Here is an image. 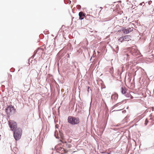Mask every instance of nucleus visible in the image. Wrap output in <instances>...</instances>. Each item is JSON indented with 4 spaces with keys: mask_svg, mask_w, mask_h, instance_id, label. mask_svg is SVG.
Listing matches in <instances>:
<instances>
[{
    "mask_svg": "<svg viewBox=\"0 0 154 154\" xmlns=\"http://www.w3.org/2000/svg\"><path fill=\"white\" fill-rule=\"evenodd\" d=\"M128 108H129V107H128V106H127V108H126V109H128Z\"/></svg>",
    "mask_w": 154,
    "mask_h": 154,
    "instance_id": "42",
    "label": "nucleus"
},
{
    "mask_svg": "<svg viewBox=\"0 0 154 154\" xmlns=\"http://www.w3.org/2000/svg\"><path fill=\"white\" fill-rule=\"evenodd\" d=\"M106 125V124L105 123H104V124L103 125V126L104 127V129L105 128Z\"/></svg>",
    "mask_w": 154,
    "mask_h": 154,
    "instance_id": "29",
    "label": "nucleus"
},
{
    "mask_svg": "<svg viewBox=\"0 0 154 154\" xmlns=\"http://www.w3.org/2000/svg\"><path fill=\"white\" fill-rule=\"evenodd\" d=\"M128 51L133 56H137L140 53V52L137 50L136 46H133L132 47L128 48Z\"/></svg>",
    "mask_w": 154,
    "mask_h": 154,
    "instance_id": "5",
    "label": "nucleus"
},
{
    "mask_svg": "<svg viewBox=\"0 0 154 154\" xmlns=\"http://www.w3.org/2000/svg\"><path fill=\"white\" fill-rule=\"evenodd\" d=\"M119 106V104L118 103H116V104L114 105L112 107V108H111L112 109H113L115 108V107L118 106Z\"/></svg>",
    "mask_w": 154,
    "mask_h": 154,
    "instance_id": "19",
    "label": "nucleus"
},
{
    "mask_svg": "<svg viewBox=\"0 0 154 154\" xmlns=\"http://www.w3.org/2000/svg\"><path fill=\"white\" fill-rule=\"evenodd\" d=\"M122 31V28L121 29H120L119 30H118V32L119 33V32H120Z\"/></svg>",
    "mask_w": 154,
    "mask_h": 154,
    "instance_id": "37",
    "label": "nucleus"
},
{
    "mask_svg": "<svg viewBox=\"0 0 154 154\" xmlns=\"http://www.w3.org/2000/svg\"><path fill=\"white\" fill-rule=\"evenodd\" d=\"M79 6L80 8H81V6H80V5H79Z\"/></svg>",
    "mask_w": 154,
    "mask_h": 154,
    "instance_id": "49",
    "label": "nucleus"
},
{
    "mask_svg": "<svg viewBox=\"0 0 154 154\" xmlns=\"http://www.w3.org/2000/svg\"><path fill=\"white\" fill-rule=\"evenodd\" d=\"M105 103V105H106V103Z\"/></svg>",
    "mask_w": 154,
    "mask_h": 154,
    "instance_id": "52",
    "label": "nucleus"
},
{
    "mask_svg": "<svg viewBox=\"0 0 154 154\" xmlns=\"http://www.w3.org/2000/svg\"><path fill=\"white\" fill-rule=\"evenodd\" d=\"M152 2V1H149L148 2V4L149 5H150V4H151V3Z\"/></svg>",
    "mask_w": 154,
    "mask_h": 154,
    "instance_id": "36",
    "label": "nucleus"
},
{
    "mask_svg": "<svg viewBox=\"0 0 154 154\" xmlns=\"http://www.w3.org/2000/svg\"><path fill=\"white\" fill-rule=\"evenodd\" d=\"M31 63L32 64H34L37 62V60H35V59H34L33 60H31V61H30Z\"/></svg>",
    "mask_w": 154,
    "mask_h": 154,
    "instance_id": "22",
    "label": "nucleus"
},
{
    "mask_svg": "<svg viewBox=\"0 0 154 154\" xmlns=\"http://www.w3.org/2000/svg\"><path fill=\"white\" fill-rule=\"evenodd\" d=\"M101 153H102L103 154H111V152H106L104 151V152H101Z\"/></svg>",
    "mask_w": 154,
    "mask_h": 154,
    "instance_id": "24",
    "label": "nucleus"
},
{
    "mask_svg": "<svg viewBox=\"0 0 154 154\" xmlns=\"http://www.w3.org/2000/svg\"><path fill=\"white\" fill-rule=\"evenodd\" d=\"M133 30V29L132 28L128 27L127 29H126V27H122V31L124 34H128Z\"/></svg>",
    "mask_w": 154,
    "mask_h": 154,
    "instance_id": "8",
    "label": "nucleus"
},
{
    "mask_svg": "<svg viewBox=\"0 0 154 154\" xmlns=\"http://www.w3.org/2000/svg\"><path fill=\"white\" fill-rule=\"evenodd\" d=\"M119 126V125L118 124H117V125H116V126Z\"/></svg>",
    "mask_w": 154,
    "mask_h": 154,
    "instance_id": "44",
    "label": "nucleus"
},
{
    "mask_svg": "<svg viewBox=\"0 0 154 154\" xmlns=\"http://www.w3.org/2000/svg\"><path fill=\"white\" fill-rule=\"evenodd\" d=\"M128 1H129V0H126V2H128Z\"/></svg>",
    "mask_w": 154,
    "mask_h": 154,
    "instance_id": "46",
    "label": "nucleus"
},
{
    "mask_svg": "<svg viewBox=\"0 0 154 154\" xmlns=\"http://www.w3.org/2000/svg\"><path fill=\"white\" fill-rule=\"evenodd\" d=\"M38 49H37L36 50H35L34 52V53L35 54H36L37 52H38Z\"/></svg>",
    "mask_w": 154,
    "mask_h": 154,
    "instance_id": "33",
    "label": "nucleus"
},
{
    "mask_svg": "<svg viewBox=\"0 0 154 154\" xmlns=\"http://www.w3.org/2000/svg\"><path fill=\"white\" fill-rule=\"evenodd\" d=\"M93 56H91V57H90V60H90V61H91V60H92V57Z\"/></svg>",
    "mask_w": 154,
    "mask_h": 154,
    "instance_id": "38",
    "label": "nucleus"
},
{
    "mask_svg": "<svg viewBox=\"0 0 154 154\" xmlns=\"http://www.w3.org/2000/svg\"><path fill=\"white\" fill-rule=\"evenodd\" d=\"M121 2H122V1H119L118 2H119V3H121Z\"/></svg>",
    "mask_w": 154,
    "mask_h": 154,
    "instance_id": "40",
    "label": "nucleus"
},
{
    "mask_svg": "<svg viewBox=\"0 0 154 154\" xmlns=\"http://www.w3.org/2000/svg\"><path fill=\"white\" fill-rule=\"evenodd\" d=\"M90 88V87L89 86H88L87 87V91H88V93H89V90Z\"/></svg>",
    "mask_w": 154,
    "mask_h": 154,
    "instance_id": "34",
    "label": "nucleus"
},
{
    "mask_svg": "<svg viewBox=\"0 0 154 154\" xmlns=\"http://www.w3.org/2000/svg\"><path fill=\"white\" fill-rule=\"evenodd\" d=\"M35 56V54H33V55H32V56L28 59V61H29L31 59H33L34 58V57Z\"/></svg>",
    "mask_w": 154,
    "mask_h": 154,
    "instance_id": "23",
    "label": "nucleus"
},
{
    "mask_svg": "<svg viewBox=\"0 0 154 154\" xmlns=\"http://www.w3.org/2000/svg\"><path fill=\"white\" fill-rule=\"evenodd\" d=\"M13 137L16 141H18L21 138L23 133V131L20 127L13 131Z\"/></svg>",
    "mask_w": 154,
    "mask_h": 154,
    "instance_id": "2",
    "label": "nucleus"
},
{
    "mask_svg": "<svg viewBox=\"0 0 154 154\" xmlns=\"http://www.w3.org/2000/svg\"><path fill=\"white\" fill-rule=\"evenodd\" d=\"M122 110V109H118V110H114L113 111H112V112H114V111H121Z\"/></svg>",
    "mask_w": 154,
    "mask_h": 154,
    "instance_id": "35",
    "label": "nucleus"
},
{
    "mask_svg": "<svg viewBox=\"0 0 154 154\" xmlns=\"http://www.w3.org/2000/svg\"><path fill=\"white\" fill-rule=\"evenodd\" d=\"M79 19L80 20H83L84 18V14L82 11L80 12L79 13Z\"/></svg>",
    "mask_w": 154,
    "mask_h": 154,
    "instance_id": "12",
    "label": "nucleus"
},
{
    "mask_svg": "<svg viewBox=\"0 0 154 154\" xmlns=\"http://www.w3.org/2000/svg\"><path fill=\"white\" fill-rule=\"evenodd\" d=\"M142 3H140V5H142Z\"/></svg>",
    "mask_w": 154,
    "mask_h": 154,
    "instance_id": "41",
    "label": "nucleus"
},
{
    "mask_svg": "<svg viewBox=\"0 0 154 154\" xmlns=\"http://www.w3.org/2000/svg\"><path fill=\"white\" fill-rule=\"evenodd\" d=\"M31 60H32V59H31L30 60V61H28V62H30V61H31Z\"/></svg>",
    "mask_w": 154,
    "mask_h": 154,
    "instance_id": "48",
    "label": "nucleus"
},
{
    "mask_svg": "<svg viewBox=\"0 0 154 154\" xmlns=\"http://www.w3.org/2000/svg\"><path fill=\"white\" fill-rule=\"evenodd\" d=\"M127 89L125 88L122 87L121 88V93L122 94H124L126 93Z\"/></svg>",
    "mask_w": 154,
    "mask_h": 154,
    "instance_id": "13",
    "label": "nucleus"
},
{
    "mask_svg": "<svg viewBox=\"0 0 154 154\" xmlns=\"http://www.w3.org/2000/svg\"><path fill=\"white\" fill-rule=\"evenodd\" d=\"M63 145V146L66 147V148H70L72 146L70 144H68L66 141L65 140L60 141Z\"/></svg>",
    "mask_w": 154,
    "mask_h": 154,
    "instance_id": "9",
    "label": "nucleus"
},
{
    "mask_svg": "<svg viewBox=\"0 0 154 154\" xmlns=\"http://www.w3.org/2000/svg\"><path fill=\"white\" fill-rule=\"evenodd\" d=\"M64 2L65 4H70L71 3V1L70 0H64Z\"/></svg>",
    "mask_w": 154,
    "mask_h": 154,
    "instance_id": "18",
    "label": "nucleus"
},
{
    "mask_svg": "<svg viewBox=\"0 0 154 154\" xmlns=\"http://www.w3.org/2000/svg\"><path fill=\"white\" fill-rule=\"evenodd\" d=\"M125 96L127 97H131V98H133V97L131 94L130 93L125 94Z\"/></svg>",
    "mask_w": 154,
    "mask_h": 154,
    "instance_id": "15",
    "label": "nucleus"
},
{
    "mask_svg": "<svg viewBox=\"0 0 154 154\" xmlns=\"http://www.w3.org/2000/svg\"><path fill=\"white\" fill-rule=\"evenodd\" d=\"M118 98V95L117 93H115L112 95L111 97V99H112L114 101H116Z\"/></svg>",
    "mask_w": 154,
    "mask_h": 154,
    "instance_id": "11",
    "label": "nucleus"
},
{
    "mask_svg": "<svg viewBox=\"0 0 154 154\" xmlns=\"http://www.w3.org/2000/svg\"><path fill=\"white\" fill-rule=\"evenodd\" d=\"M67 122L72 125H78L80 123V119L78 117L69 116L67 118Z\"/></svg>",
    "mask_w": 154,
    "mask_h": 154,
    "instance_id": "1",
    "label": "nucleus"
},
{
    "mask_svg": "<svg viewBox=\"0 0 154 154\" xmlns=\"http://www.w3.org/2000/svg\"><path fill=\"white\" fill-rule=\"evenodd\" d=\"M55 43V42H54V43Z\"/></svg>",
    "mask_w": 154,
    "mask_h": 154,
    "instance_id": "53",
    "label": "nucleus"
},
{
    "mask_svg": "<svg viewBox=\"0 0 154 154\" xmlns=\"http://www.w3.org/2000/svg\"><path fill=\"white\" fill-rule=\"evenodd\" d=\"M127 57H128L129 56V55L128 54H127Z\"/></svg>",
    "mask_w": 154,
    "mask_h": 154,
    "instance_id": "47",
    "label": "nucleus"
},
{
    "mask_svg": "<svg viewBox=\"0 0 154 154\" xmlns=\"http://www.w3.org/2000/svg\"><path fill=\"white\" fill-rule=\"evenodd\" d=\"M123 40L124 41H129V40H131V36L129 35H127L125 36H122Z\"/></svg>",
    "mask_w": 154,
    "mask_h": 154,
    "instance_id": "10",
    "label": "nucleus"
},
{
    "mask_svg": "<svg viewBox=\"0 0 154 154\" xmlns=\"http://www.w3.org/2000/svg\"><path fill=\"white\" fill-rule=\"evenodd\" d=\"M59 134L61 138L62 139L64 138V135L63 133L61 131L59 130Z\"/></svg>",
    "mask_w": 154,
    "mask_h": 154,
    "instance_id": "16",
    "label": "nucleus"
},
{
    "mask_svg": "<svg viewBox=\"0 0 154 154\" xmlns=\"http://www.w3.org/2000/svg\"><path fill=\"white\" fill-rule=\"evenodd\" d=\"M5 110L6 113L8 116L14 115L16 112V109L12 104L7 105Z\"/></svg>",
    "mask_w": 154,
    "mask_h": 154,
    "instance_id": "3",
    "label": "nucleus"
},
{
    "mask_svg": "<svg viewBox=\"0 0 154 154\" xmlns=\"http://www.w3.org/2000/svg\"><path fill=\"white\" fill-rule=\"evenodd\" d=\"M149 122V121H148V120H147V119H146L145 120V123H144V125H146Z\"/></svg>",
    "mask_w": 154,
    "mask_h": 154,
    "instance_id": "25",
    "label": "nucleus"
},
{
    "mask_svg": "<svg viewBox=\"0 0 154 154\" xmlns=\"http://www.w3.org/2000/svg\"><path fill=\"white\" fill-rule=\"evenodd\" d=\"M55 128H58V127H57L56 125L55 126Z\"/></svg>",
    "mask_w": 154,
    "mask_h": 154,
    "instance_id": "43",
    "label": "nucleus"
},
{
    "mask_svg": "<svg viewBox=\"0 0 154 154\" xmlns=\"http://www.w3.org/2000/svg\"><path fill=\"white\" fill-rule=\"evenodd\" d=\"M66 52L64 50H61L58 53L57 55V60L59 61L63 57H64Z\"/></svg>",
    "mask_w": 154,
    "mask_h": 154,
    "instance_id": "7",
    "label": "nucleus"
},
{
    "mask_svg": "<svg viewBox=\"0 0 154 154\" xmlns=\"http://www.w3.org/2000/svg\"><path fill=\"white\" fill-rule=\"evenodd\" d=\"M8 124L10 130L11 131H13L18 128L17 122L14 120H9L8 122Z\"/></svg>",
    "mask_w": 154,
    "mask_h": 154,
    "instance_id": "4",
    "label": "nucleus"
},
{
    "mask_svg": "<svg viewBox=\"0 0 154 154\" xmlns=\"http://www.w3.org/2000/svg\"><path fill=\"white\" fill-rule=\"evenodd\" d=\"M125 101V103H126V101L125 100H122V101L120 102H119V103H119V105H121V104H122V103L124 102Z\"/></svg>",
    "mask_w": 154,
    "mask_h": 154,
    "instance_id": "26",
    "label": "nucleus"
},
{
    "mask_svg": "<svg viewBox=\"0 0 154 154\" xmlns=\"http://www.w3.org/2000/svg\"><path fill=\"white\" fill-rule=\"evenodd\" d=\"M153 93H154V89H153Z\"/></svg>",
    "mask_w": 154,
    "mask_h": 154,
    "instance_id": "50",
    "label": "nucleus"
},
{
    "mask_svg": "<svg viewBox=\"0 0 154 154\" xmlns=\"http://www.w3.org/2000/svg\"><path fill=\"white\" fill-rule=\"evenodd\" d=\"M73 2H74L75 3L76 2V0H73Z\"/></svg>",
    "mask_w": 154,
    "mask_h": 154,
    "instance_id": "39",
    "label": "nucleus"
},
{
    "mask_svg": "<svg viewBox=\"0 0 154 154\" xmlns=\"http://www.w3.org/2000/svg\"><path fill=\"white\" fill-rule=\"evenodd\" d=\"M119 41H120V42L122 43L123 42L124 40H123L122 36L119 38L118 40Z\"/></svg>",
    "mask_w": 154,
    "mask_h": 154,
    "instance_id": "21",
    "label": "nucleus"
},
{
    "mask_svg": "<svg viewBox=\"0 0 154 154\" xmlns=\"http://www.w3.org/2000/svg\"><path fill=\"white\" fill-rule=\"evenodd\" d=\"M62 27H61L60 28L58 31V34H59L60 35H61L62 34Z\"/></svg>",
    "mask_w": 154,
    "mask_h": 154,
    "instance_id": "20",
    "label": "nucleus"
},
{
    "mask_svg": "<svg viewBox=\"0 0 154 154\" xmlns=\"http://www.w3.org/2000/svg\"><path fill=\"white\" fill-rule=\"evenodd\" d=\"M125 101V103H126V101L125 100H122V101L120 102H119V103H119V105H121V104H122V103L124 102Z\"/></svg>",
    "mask_w": 154,
    "mask_h": 154,
    "instance_id": "27",
    "label": "nucleus"
},
{
    "mask_svg": "<svg viewBox=\"0 0 154 154\" xmlns=\"http://www.w3.org/2000/svg\"><path fill=\"white\" fill-rule=\"evenodd\" d=\"M153 148V147L152 146H151V147H150L149 148H147L146 149V150H149V149H152Z\"/></svg>",
    "mask_w": 154,
    "mask_h": 154,
    "instance_id": "30",
    "label": "nucleus"
},
{
    "mask_svg": "<svg viewBox=\"0 0 154 154\" xmlns=\"http://www.w3.org/2000/svg\"><path fill=\"white\" fill-rule=\"evenodd\" d=\"M10 71L11 72H14L15 71V69H14V68H11V69H10Z\"/></svg>",
    "mask_w": 154,
    "mask_h": 154,
    "instance_id": "28",
    "label": "nucleus"
},
{
    "mask_svg": "<svg viewBox=\"0 0 154 154\" xmlns=\"http://www.w3.org/2000/svg\"><path fill=\"white\" fill-rule=\"evenodd\" d=\"M122 112L123 113H125L126 112V111L125 110H124L122 111Z\"/></svg>",
    "mask_w": 154,
    "mask_h": 154,
    "instance_id": "32",
    "label": "nucleus"
},
{
    "mask_svg": "<svg viewBox=\"0 0 154 154\" xmlns=\"http://www.w3.org/2000/svg\"><path fill=\"white\" fill-rule=\"evenodd\" d=\"M64 58H65V59H67V60H68V59L70 58V55L68 53L67 54L66 53Z\"/></svg>",
    "mask_w": 154,
    "mask_h": 154,
    "instance_id": "17",
    "label": "nucleus"
},
{
    "mask_svg": "<svg viewBox=\"0 0 154 154\" xmlns=\"http://www.w3.org/2000/svg\"><path fill=\"white\" fill-rule=\"evenodd\" d=\"M54 135L55 137L56 138L59 139V133L57 130H56L54 132Z\"/></svg>",
    "mask_w": 154,
    "mask_h": 154,
    "instance_id": "14",
    "label": "nucleus"
},
{
    "mask_svg": "<svg viewBox=\"0 0 154 154\" xmlns=\"http://www.w3.org/2000/svg\"><path fill=\"white\" fill-rule=\"evenodd\" d=\"M50 47H51V45L49 46L47 48V50H50V48H51Z\"/></svg>",
    "mask_w": 154,
    "mask_h": 154,
    "instance_id": "31",
    "label": "nucleus"
},
{
    "mask_svg": "<svg viewBox=\"0 0 154 154\" xmlns=\"http://www.w3.org/2000/svg\"><path fill=\"white\" fill-rule=\"evenodd\" d=\"M90 90L91 91H92V90L91 89H90Z\"/></svg>",
    "mask_w": 154,
    "mask_h": 154,
    "instance_id": "51",
    "label": "nucleus"
},
{
    "mask_svg": "<svg viewBox=\"0 0 154 154\" xmlns=\"http://www.w3.org/2000/svg\"><path fill=\"white\" fill-rule=\"evenodd\" d=\"M54 149L56 150L57 152H59L60 154H64L67 152L66 150L59 144L56 146L54 147Z\"/></svg>",
    "mask_w": 154,
    "mask_h": 154,
    "instance_id": "6",
    "label": "nucleus"
},
{
    "mask_svg": "<svg viewBox=\"0 0 154 154\" xmlns=\"http://www.w3.org/2000/svg\"><path fill=\"white\" fill-rule=\"evenodd\" d=\"M33 54H35V55H36V54L34 53H33Z\"/></svg>",
    "mask_w": 154,
    "mask_h": 154,
    "instance_id": "45",
    "label": "nucleus"
}]
</instances>
